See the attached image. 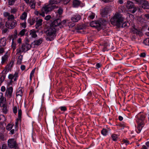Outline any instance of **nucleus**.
<instances>
[{"label":"nucleus","mask_w":149,"mask_h":149,"mask_svg":"<svg viewBox=\"0 0 149 149\" xmlns=\"http://www.w3.org/2000/svg\"><path fill=\"white\" fill-rule=\"evenodd\" d=\"M8 58V56L5 54L2 57L1 63L3 64L7 60Z\"/></svg>","instance_id":"cd10ccee"},{"label":"nucleus","mask_w":149,"mask_h":149,"mask_svg":"<svg viewBox=\"0 0 149 149\" xmlns=\"http://www.w3.org/2000/svg\"><path fill=\"white\" fill-rule=\"evenodd\" d=\"M6 44V39L5 38H3L0 40V46H4Z\"/></svg>","instance_id":"5701e85b"},{"label":"nucleus","mask_w":149,"mask_h":149,"mask_svg":"<svg viewBox=\"0 0 149 149\" xmlns=\"http://www.w3.org/2000/svg\"><path fill=\"white\" fill-rule=\"evenodd\" d=\"M43 41L42 38H41L34 41L32 43L34 45H39L41 44Z\"/></svg>","instance_id":"6ab92c4d"},{"label":"nucleus","mask_w":149,"mask_h":149,"mask_svg":"<svg viewBox=\"0 0 149 149\" xmlns=\"http://www.w3.org/2000/svg\"><path fill=\"white\" fill-rule=\"evenodd\" d=\"M70 22L68 20H64L61 22V24L66 26L69 25Z\"/></svg>","instance_id":"c756f323"},{"label":"nucleus","mask_w":149,"mask_h":149,"mask_svg":"<svg viewBox=\"0 0 149 149\" xmlns=\"http://www.w3.org/2000/svg\"><path fill=\"white\" fill-rule=\"evenodd\" d=\"M142 7L144 9H149V2L145 0H143L142 3Z\"/></svg>","instance_id":"dca6fc26"},{"label":"nucleus","mask_w":149,"mask_h":149,"mask_svg":"<svg viewBox=\"0 0 149 149\" xmlns=\"http://www.w3.org/2000/svg\"><path fill=\"white\" fill-rule=\"evenodd\" d=\"M143 0H134L136 3L140 4L142 3Z\"/></svg>","instance_id":"49530a36"},{"label":"nucleus","mask_w":149,"mask_h":149,"mask_svg":"<svg viewBox=\"0 0 149 149\" xmlns=\"http://www.w3.org/2000/svg\"><path fill=\"white\" fill-rule=\"evenodd\" d=\"M6 101V99L3 97V94L0 93V104H2V103H4Z\"/></svg>","instance_id":"393cba45"},{"label":"nucleus","mask_w":149,"mask_h":149,"mask_svg":"<svg viewBox=\"0 0 149 149\" xmlns=\"http://www.w3.org/2000/svg\"><path fill=\"white\" fill-rule=\"evenodd\" d=\"M23 95V88L22 87H19L16 93V95L17 97L20 96V97Z\"/></svg>","instance_id":"a211bd4d"},{"label":"nucleus","mask_w":149,"mask_h":149,"mask_svg":"<svg viewBox=\"0 0 149 149\" xmlns=\"http://www.w3.org/2000/svg\"><path fill=\"white\" fill-rule=\"evenodd\" d=\"M18 73L17 72H15L14 74H10L8 75V78L10 79L11 80L10 81V83L11 84L13 82V79H14V81H16L18 77Z\"/></svg>","instance_id":"1a4fd4ad"},{"label":"nucleus","mask_w":149,"mask_h":149,"mask_svg":"<svg viewBox=\"0 0 149 149\" xmlns=\"http://www.w3.org/2000/svg\"><path fill=\"white\" fill-rule=\"evenodd\" d=\"M60 22L59 20L54 21L51 24L50 26H53L56 28V29L57 27L58 26H59L60 25Z\"/></svg>","instance_id":"aec40b11"},{"label":"nucleus","mask_w":149,"mask_h":149,"mask_svg":"<svg viewBox=\"0 0 149 149\" xmlns=\"http://www.w3.org/2000/svg\"><path fill=\"white\" fill-rule=\"evenodd\" d=\"M51 18V16L50 15H47L46 16L45 18V20H49Z\"/></svg>","instance_id":"603ef678"},{"label":"nucleus","mask_w":149,"mask_h":149,"mask_svg":"<svg viewBox=\"0 0 149 149\" xmlns=\"http://www.w3.org/2000/svg\"><path fill=\"white\" fill-rule=\"evenodd\" d=\"M8 20H14V17L13 15H10L8 16Z\"/></svg>","instance_id":"37998d69"},{"label":"nucleus","mask_w":149,"mask_h":149,"mask_svg":"<svg viewBox=\"0 0 149 149\" xmlns=\"http://www.w3.org/2000/svg\"><path fill=\"white\" fill-rule=\"evenodd\" d=\"M22 115V111L21 109H18V118L16 119L15 122V128L17 129V127H18L19 123L20 121Z\"/></svg>","instance_id":"f8f14e48"},{"label":"nucleus","mask_w":149,"mask_h":149,"mask_svg":"<svg viewBox=\"0 0 149 149\" xmlns=\"http://www.w3.org/2000/svg\"><path fill=\"white\" fill-rule=\"evenodd\" d=\"M102 24L99 22L97 21H93L90 23V25L91 27L99 28L102 26Z\"/></svg>","instance_id":"9b49d317"},{"label":"nucleus","mask_w":149,"mask_h":149,"mask_svg":"<svg viewBox=\"0 0 149 149\" xmlns=\"http://www.w3.org/2000/svg\"><path fill=\"white\" fill-rule=\"evenodd\" d=\"M25 32V29H22V31H20L19 34L21 36H23Z\"/></svg>","instance_id":"a18cd8bd"},{"label":"nucleus","mask_w":149,"mask_h":149,"mask_svg":"<svg viewBox=\"0 0 149 149\" xmlns=\"http://www.w3.org/2000/svg\"><path fill=\"white\" fill-rule=\"evenodd\" d=\"M28 4L31 8H34L35 7V3L34 1H31Z\"/></svg>","instance_id":"72a5a7b5"},{"label":"nucleus","mask_w":149,"mask_h":149,"mask_svg":"<svg viewBox=\"0 0 149 149\" xmlns=\"http://www.w3.org/2000/svg\"><path fill=\"white\" fill-rule=\"evenodd\" d=\"M29 35L32 38H35L37 37L36 31L34 30H32L29 31Z\"/></svg>","instance_id":"412c9836"},{"label":"nucleus","mask_w":149,"mask_h":149,"mask_svg":"<svg viewBox=\"0 0 149 149\" xmlns=\"http://www.w3.org/2000/svg\"><path fill=\"white\" fill-rule=\"evenodd\" d=\"M14 61V59H13L9 63L8 65V68L9 69L11 68L13 66Z\"/></svg>","instance_id":"2f4dec72"},{"label":"nucleus","mask_w":149,"mask_h":149,"mask_svg":"<svg viewBox=\"0 0 149 149\" xmlns=\"http://www.w3.org/2000/svg\"><path fill=\"white\" fill-rule=\"evenodd\" d=\"M61 110L62 111H64L66 110V108L65 106L61 107H60Z\"/></svg>","instance_id":"de8ad7c7"},{"label":"nucleus","mask_w":149,"mask_h":149,"mask_svg":"<svg viewBox=\"0 0 149 149\" xmlns=\"http://www.w3.org/2000/svg\"><path fill=\"white\" fill-rule=\"evenodd\" d=\"M17 9L15 8H14L11 9V12L12 13H15L17 11Z\"/></svg>","instance_id":"3c124183"},{"label":"nucleus","mask_w":149,"mask_h":149,"mask_svg":"<svg viewBox=\"0 0 149 149\" xmlns=\"http://www.w3.org/2000/svg\"><path fill=\"white\" fill-rule=\"evenodd\" d=\"M26 22H24L23 23H21L20 24L22 28H25L26 27Z\"/></svg>","instance_id":"a19ab883"},{"label":"nucleus","mask_w":149,"mask_h":149,"mask_svg":"<svg viewBox=\"0 0 149 149\" xmlns=\"http://www.w3.org/2000/svg\"><path fill=\"white\" fill-rule=\"evenodd\" d=\"M111 137L114 141H116L118 139V136L117 135L115 134H113L111 136Z\"/></svg>","instance_id":"58836bf2"},{"label":"nucleus","mask_w":149,"mask_h":149,"mask_svg":"<svg viewBox=\"0 0 149 149\" xmlns=\"http://www.w3.org/2000/svg\"><path fill=\"white\" fill-rule=\"evenodd\" d=\"M124 18L123 15L118 13H116L111 18L110 22L113 25H116L119 27H125L127 24L124 21Z\"/></svg>","instance_id":"f257e3e1"},{"label":"nucleus","mask_w":149,"mask_h":149,"mask_svg":"<svg viewBox=\"0 0 149 149\" xmlns=\"http://www.w3.org/2000/svg\"><path fill=\"white\" fill-rule=\"evenodd\" d=\"M25 67L24 65H22L21 66V69L22 70H24L25 69Z\"/></svg>","instance_id":"0e129e2a"},{"label":"nucleus","mask_w":149,"mask_h":149,"mask_svg":"<svg viewBox=\"0 0 149 149\" xmlns=\"http://www.w3.org/2000/svg\"><path fill=\"white\" fill-rule=\"evenodd\" d=\"M109 7H106L104 9L101 10V14L103 17H105V16L107 15L109 11Z\"/></svg>","instance_id":"4468645a"},{"label":"nucleus","mask_w":149,"mask_h":149,"mask_svg":"<svg viewBox=\"0 0 149 149\" xmlns=\"http://www.w3.org/2000/svg\"><path fill=\"white\" fill-rule=\"evenodd\" d=\"M17 25V21L15 20H8L6 23V27L10 29L14 28Z\"/></svg>","instance_id":"39448f33"},{"label":"nucleus","mask_w":149,"mask_h":149,"mask_svg":"<svg viewBox=\"0 0 149 149\" xmlns=\"http://www.w3.org/2000/svg\"><path fill=\"white\" fill-rule=\"evenodd\" d=\"M146 56V54L145 53H142L140 54V56L142 57H145Z\"/></svg>","instance_id":"338daca9"},{"label":"nucleus","mask_w":149,"mask_h":149,"mask_svg":"<svg viewBox=\"0 0 149 149\" xmlns=\"http://www.w3.org/2000/svg\"><path fill=\"white\" fill-rule=\"evenodd\" d=\"M30 48L31 46L29 44L27 43L23 44L22 45L21 48L17 49V54L20 53L22 52L27 51Z\"/></svg>","instance_id":"20e7f679"},{"label":"nucleus","mask_w":149,"mask_h":149,"mask_svg":"<svg viewBox=\"0 0 149 149\" xmlns=\"http://www.w3.org/2000/svg\"><path fill=\"white\" fill-rule=\"evenodd\" d=\"M56 8V6H52L49 4H45L41 9V11L44 14L45 13L47 14Z\"/></svg>","instance_id":"7ed1b4c3"},{"label":"nucleus","mask_w":149,"mask_h":149,"mask_svg":"<svg viewBox=\"0 0 149 149\" xmlns=\"http://www.w3.org/2000/svg\"><path fill=\"white\" fill-rule=\"evenodd\" d=\"M60 2H62L64 4H67L69 2L70 0H59Z\"/></svg>","instance_id":"c03bdc74"},{"label":"nucleus","mask_w":149,"mask_h":149,"mask_svg":"<svg viewBox=\"0 0 149 149\" xmlns=\"http://www.w3.org/2000/svg\"><path fill=\"white\" fill-rule=\"evenodd\" d=\"M101 66V64L100 63H97L96 65V68L97 69H98L100 68Z\"/></svg>","instance_id":"13d9d810"},{"label":"nucleus","mask_w":149,"mask_h":149,"mask_svg":"<svg viewBox=\"0 0 149 149\" xmlns=\"http://www.w3.org/2000/svg\"><path fill=\"white\" fill-rule=\"evenodd\" d=\"M126 7L128 9L131 10L130 11L132 13H134L137 10L136 8H134L133 3L130 1H128L127 2Z\"/></svg>","instance_id":"0eeeda50"},{"label":"nucleus","mask_w":149,"mask_h":149,"mask_svg":"<svg viewBox=\"0 0 149 149\" xmlns=\"http://www.w3.org/2000/svg\"><path fill=\"white\" fill-rule=\"evenodd\" d=\"M0 111L6 114L8 111V107L6 103V102L4 103H2V104H0Z\"/></svg>","instance_id":"9d476101"},{"label":"nucleus","mask_w":149,"mask_h":149,"mask_svg":"<svg viewBox=\"0 0 149 149\" xmlns=\"http://www.w3.org/2000/svg\"><path fill=\"white\" fill-rule=\"evenodd\" d=\"M63 11V9L61 8H60L58 10V12L59 14L61 15L62 14Z\"/></svg>","instance_id":"8fccbe9b"},{"label":"nucleus","mask_w":149,"mask_h":149,"mask_svg":"<svg viewBox=\"0 0 149 149\" xmlns=\"http://www.w3.org/2000/svg\"><path fill=\"white\" fill-rule=\"evenodd\" d=\"M143 43L145 45L149 46V38H148L144 40Z\"/></svg>","instance_id":"c9c22d12"},{"label":"nucleus","mask_w":149,"mask_h":149,"mask_svg":"<svg viewBox=\"0 0 149 149\" xmlns=\"http://www.w3.org/2000/svg\"><path fill=\"white\" fill-rule=\"evenodd\" d=\"M16 0H8V3L9 5H13Z\"/></svg>","instance_id":"79ce46f5"},{"label":"nucleus","mask_w":149,"mask_h":149,"mask_svg":"<svg viewBox=\"0 0 149 149\" xmlns=\"http://www.w3.org/2000/svg\"><path fill=\"white\" fill-rule=\"evenodd\" d=\"M2 149H8V148L6 145L3 144L2 146Z\"/></svg>","instance_id":"052dcab7"},{"label":"nucleus","mask_w":149,"mask_h":149,"mask_svg":"<svg viewBox=\"0 0 149 149\" xmlns=\"http://www.w3.org/2000/svg\"><path fill=\"white\" fill-rule=\"evenodd\" d=\"M81 16L78 14H75L71 18L72 21L74 22H78L81 19Z\"/></svg>","instance_id":"ddd939ff"},{"label":"nucleus","mask_w":149,"mask_h":149,"mask_svg":"<svg viewBox=\"0 0 149 149\" xmlns=\"http://www.w3.org/2000/svg\"><path fill=\"white\" fill-rule=\"evenodd\" d=\"M123 141L124 144L125 145H127L128 144H129L128 143V141L127 140H123Z\"/></svg>","instance_id":"bf43d9fd"},{"label":"nucleus","mask_w":149,"mask_h":149,"mask_svg":"<svg viewBox=\"0 0 149 149\" xmlns=\"http://www.w3.org/2000/svg\"><path fill=\"white\" fill-rule=\"evenodd\" d=\"M27 16V14L25 12H24L22 15L20 16V18L22 20H25L26 19Z\"/></svg>","instance_id":"bb28decb"},{"label":"nucleus","mask_w":149,"mask_h":149,"mask_svg":"<svg viewBox=\"0 0 149 149\" xmlns=\"http://www.w3.org/2000/svg\"><path fill=\"white\" fill-rule=\"evenodd\" d=\"M88 18L90 19H93L95 16L94 13H92L91 12H89L88 14Z\"/></svg>","instance_id":"7c9ffc66"},{"label":"nucleus","mask_w":149,"mask_h":149,"mask_svg":"<svg viewBox=\"0 0 149 149\" xmlns=\"http://www.w3.org/2000/svg\"><path fill=\"white\" fill-rule=\"evenodd\" d=\"M145 145L148 148H149V142H147L146 143Z\"/></svg>","instance_id":"774afa93"},{"label":"nucleus","mask_w":149,"mask_h":149,"mask_svg":"<svg viewBox=\"0 0 149 149\" xmlns=\"http://www.w3.org/2000/svg\"><path fill=\"white\" fill-rule=\"evenodd\" d=\"M15 130L14 129H11L10 130V132L11 134H13L14 133Z\"/></svg>","instance_id":"69168bd1"},{"label":"nucleus","mask_w":149,"mask_h":149,"mask_svg":"<svg viewBox=\"0 0 149 149\" xmlns=\"http://www.w3.org/2000/svg\"><path fill=\"white\" fill-rule=\"evenodd\" d=\"M13 110L14 113H16L17 112V107H14L13 108Z\"/></svg>","instance_id":"09e8293b"},{"label":"nucleus","mask_w":149,"mask_h":149,"mask_svg":"<svg viewBox=\"0 0 149 149\" xmlns=\"http://www.w3.org/2000/svg\"><path fill=\"white\" fill-rule=\"evenodd\" d=\"M13 92V88L12 87H10L7 88L6 90V93L7 95L10 97L12 96V94Z\"/></svg>","instance_id":"f3484780"},{"label":"nucleus","mask_w":149,"mask_h":149,"mask_svg":"<svg viewBox=\"0 0 149 149\" xmlns=\"http://www.w3.org/2000/svg\"><path fill=\"white\" fill-rule=\"evenodd\" d=\"M1 91L3 92H4L6 91V88L4 86H2L1 87Z\"/></svg>","instance_id":"5fc2aeb1"},{"label":"nucleus","mask_w":149,"mask_h":149,"mask_svg":"<svg viewBox=\"0 0 149 149\" xmlns=\"http://www.w3.org/2000/svg\"><path fill=\"white\" fill-rule=\"evenodd\" d=\"M42 19H39L37 20L35 26L36 29H37L39 26L42 25Z\"/></svg>","instance_id":"b1692460"},{"label":"nucleus","mask_w":149,"mask_h":149,"mask_svg":"<svg viewBox=\"0 0 149 149\" xmlns=\"http://www.w3.org/2000/svg\"><path fill=\"white\" fill-rule=\"evenodd\" d=\"M102 134L104 136H106L108 133V131L106 129H103L101 132Z\"/></svg>","instance_id":"e433bc0d"},{"label":"nucleus","mask_w":149,"mask_h":149,"mask_svg":"<svg viewBox=\"0 0 149 149\" xmlns=\"http://www.w3.org/2000/svg\"><path fill=\"white\" fill-rule=\"evenodd\" d=\"M11 39H12V45L11 47L13 49V51H14L16 49V41L15 40V37H13V36H11Z\"/></svg>","instance_id":"2eb2a0df"},{"label":"nucleus","mask_w":149,"mask_h":149,"mask_svg":"<svg viewBox=\"0 0 149 149\" xmlns=\"http://www.w3.org/2000/svg\"><path fill=\"white\" fill-rule=\"evenodd\" d=\"M56 29L53 26H50L46 32L47 36L46 40L51 41L53 40L56 36Z\"/></svg>","instance_id":"f03ea898"},{"label":"nucleus","mask_w":149,"mask_h":149,"mask_svg":"<svg viewBox=\"0 0 149 149\" xmlns=\"http://www.w3.org/2000/svg\"><path fill=\"white\" fill-rule=\"evenodd\" d=\"M35 71V69H33L32 71H31L30 74V76H32L33 77L34 75V74Z\"/></svg>","instance_id":"864d4df0"},{"label":"nucleus","mask_w":149,"mask_h":149,"mask_svg":"<svg viewBox=\"0 0 149 149\" xmlns=\"http://www.w3.org/2000/svg\"><path fill=\"white\" fill-rule=\"evenodd\" d=\"M23 59V56L22 55H20L19 56L18 58L17 63L19 65L21 64L22 61Z\"/></svg>","instance_id":"473e14b6"},{"label":"nucleus","mask_w":149,"mask_h":149,"mask_svg":"<svg viewBox=\"0 0 149 149\" xmlns=\"http://www.w3.org/2000/svg\"><path fill=\"white\" fill-rule=\"evenodd\" d=\"M4 52V49L3 48L0 49V53L2 54Z\"/></svg>","instance_id":"e2e57ef3"},{"label":"nucleus","mask_w":149,"mask_h":149,"mask_svg":"<svg viewBox=\"0 0 149 149\" xmlns=\"http://www.w3.org/2000/svg\"><path fill=\"white\" fill-rule=\"evenodd\" d=\"M4 24L3 23V28H1L2 30V33H5L7 32L8 31V29L7 28L4 29L3 27H4Z\"/></svg>","instance_id":"ea45409f"},{"label":"nucleus","mask_w":149,"mask_h":149,"mask_svg":"<svg viewBox=\"0 0 149 149\" xmlns=\"http://www.w3.org/2000/svg\"><path fill=\"white\" fill-rule=\"evenodd\" d=\"M13 125L12 124H8L6 126V129L7 130H10L12 128Z\"/></svg>","instance_id":"4c0bfd02"},{"label":"nucleus","mask_w":149,"mask_h":149,"mask_svg":"<svg viewBox=\"0 0 149 149\" xmlns=\"http://www.w3.org/2000/svg\"><path fill=\"white\" fill-rule=\"evenodd\" d=\"M3 23L2 22V20L0 18V28H3Z\"/></svg>","instance_id":"6e6d98bb"},{"label":"nucleus","mask_w":149,"mask_h":149,"mask_svg":"<svg viewBox=\"0 0 149 149\" xmlns=\"http://www.w3.org/2000/svg\"><path fill=\"white\" fill-rule=\"evenodd\" d=\"M34 13L35 15H40L42 16L43 17H44L45 16V14L43 13L42 12V13H39V11L37 10H36L34 12Z\"/></svg>","instance_id":"f704fd0d"},{"label":"nucleus","mask_w":149,"mask_h":149,"mask_svg":"<svg viewBox=\"0 0 149 149\" xmlns=\"http://www.w3.org/2000/svg\"><path fill=\"white\" fill-rule=\"evenodd\" d=\"M80 4V1L77 0H74L73 1V6L75 7L78 6Z\"/></svg>","instance_id":"a878e982"},{"label":"nucleus","mask_w":149,"mask_h":149,"mask_svg":"<svg viewBox=\"0 0 149 149\" xmlns=\"http://www.w3.org/2000/svg\"><path fill=\"white\" fill-rule=\"evenodd\" d=\"M139 116V121H140V122H143V121L144 119H145V116L144 115H141L140 114H139L137 115H136V119H137V118L136 117V116Z\"/></svg>","instance_id":"c85d7f7f"},{"label":"nucleus","mask_w":149,"mask_h":149,"mask_svg":"<svg viewBox=\"0 0 149 149\" xmlns=\"http://www.w3.org/2000/svg\"><path fill=\"white\" fill-rule=\"evenodd\" d=\"M10 13L7 12H5L3 13V15L5 17H8Z\"/></svg>","instance_id":"4d7b16f0"},{"label":"nucleus","mask_w":149,"mask_h":149,"mask_svg":"<svg viewBox=\"0 0 149 149\" xmlns=\"http://www.w3.org/2000/svg\"><path fill=\"white\" fill-rule=\"evenodd\" d=\"M139 116H136L137 119L136 120V121L138 124V126L136 130L137 132L138 133L141 132L142 127H143V122H140V121H139Z\"/></svg>","instance_id":"6e6552de"},{"label":"nucleus","mask_w":149,"mask_h":149,"mask_svg":"<svg viewBox=\"0 0 149 149\" xmlns=\"http://www.w3.org/2000/svg\"><path fill=\"white\" fill-rule=\"evenodd\" d=\"M60 2L59 0H50L49 4L52 6H56L55 4H57Z\"/></svg>","instance_id":"4be33fe9"},{"label":"nucleus","mask_w":149,"mask_h":149,"mask_svg":"<svg viewBox=\"0 0 149 149\" xmlns=\"http://www.w3.org/2000/svg\"><path fill=\"white\" fill-rule=\"evenodd\" d=\"M142 149H148V148L145 145H143L142 147Z\"/></svg>","instance_id":"680f3d73"},{"label":"nucleus","mask_w":149,"mask_h":149,"mask_svg":"<svg viewBox=\"0 0 149 149\" xmlns=\"http://www.w3.org/2000/svg\"><path fill=\"white\" fill-rule=\"evenodd\" d=\"M8 146L10 148H13L17 147L18 146L16 139L11 138L9 139L8 141Z\"/></svg>","instance_id":"423d86ee"}]
</instances>
